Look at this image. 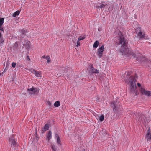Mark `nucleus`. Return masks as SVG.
<instances>
[{
	"label": "nucleus",
	"mask_w": 151,
	"mask_h": 151,
	"mask_svg": "<svg viewBox=\"0 0 151 151\" xmlns=\"http://www.w3.org/2000/svg\"><path fill=\"white\" fill-rule=\"evenodd\" d=\"M49 128V125L48 124H46L44 128V129L45 131H46L48 130Z\"/></svg>",
	"instance_id": "nucleus-15"
},
{
	"label": "nucleus",
	"mask_w": 151,
	"mask_h": 151,
	"mask_svg": "<svg viewBox=\"0 0 151 151\" xmlns=\"http://www.w3.org/2000/svg\"><path fill=\"white\" fill-rule=\"evenodd\" d=\"M16 63L13 62L12 64V66L13 68H15L16 66Z\"/></svg>",
	"instance_id": "nucleus-24"
},
{
	"label": "nucleus",
	"mask_w": 151,
	"mask_h": 151,
	"mask_svg": "<svg viewBox=\"0 0 151 151\" xmlns=\"http://www.w3.org/2000/svg\"><path fill=\"white\" fill-rule=\"evenodd\" d=\"M79 41H78H78L77 42L76 46L77 47H78V46H80V42H79Z\"/></svg>",
	"instance_id": "nucleus-25"
},
{
	"label": "nucleus",
	"mask_w": 151,
	"mask_h": 151,
	"mask_svg": "<svg viewBox=\"0 0 151 151\" xmlns=\"http://www.w3.org/2000/svg\"><path fill=\"white\" fill-rule=\"evenodd\" d=\"M46 137L47 139L48 140H50L52 137V133L50 131H49L48 132L47 134Z\"/></svg>",
	"instance_id": "nucleus-11"
},
{
	"label": "nucleus",
	"mask_w": 151,
	"mask_h": 151,
	"mask_svg": "<svg viewBox=\"0 0 151 151\" xmlns=\"http://www.w3.org/2000/svg\"><path fill=\"white\" fill-rule=\"evenodd\" d=\"M84 151H85V150H84Z\"/></svg>",
	"instance_id": "nucleus-37"
},
{
	"label": "nucleus",
	"mask_w": 151,
	"mask_h": 151,
	"mask_svg": "<svg viewBox=\"0 0 151 151\" xmlns=\"http://www.w3.org/2000/svg\"><path fill=\"white\" fill-rule=\"evenodd\" d=\"M85 38V35H83V36H80L79 37L78 40V41L81 40Z\"/></svg>",
	"instance_id": "nucleus-18"
},
{
	"label": "nucleus",
	"mask_w": 151,
	"mask_h": 151,
	"mask_svg": "<svg viewBox=\"0 0 151 151\" xmlns=\"http://www.w3.org/2000/svg\"><path fill=\"white\" fill-rule=\"evenodd\" d=\"M63 73V74H64V73L63 72V73Z\"/></svg>",
	"instance_id": "nucleus-36"
},
{
	"label": "nucleus",
	"mask_w": 151,
	"mask_h": 151,
	"mask_svg": "<svg viewBox=\"0 0 151 151\" xmlns=\"http://www.w3.org/2000/svg\"><path fill=\"white\" fill-rule=\"evenodd\" d=\"M145 138L147 141L151 140V131L150 128H149L147 130V133L145 135Z\"/></svg>",
	"instance_id": "nucleus-9"
},
{
	"label": "nucleus",
	"mask_w": 151,
	"mask_h": 151,
	"mask_svg": "<svg viewBox=\"0 0 151 151\" xmlns=\"http://www.w3.org/2000/svg\"><path fill=\"white\" fill-rule=\"evenodd\" d=\"M104 116L103 115H102L99 118V120L101 121H102L104 120Z\"/></svg>",
	"instance_id": "nucleus-21"
},
{
	"label": "nucleus",
	"mask_w": 151,
	"mask_h": 151,
	"mask_svg": "<svg viewBox=\"0 0 151 151\" xmlns=\"http://www.w3.org/2000/svg\"><path fill=\"white\" fill-rule=\"evenodd\" d=\"M140 91L142 94L148 96H151V91H147L143 88H141Z\"/></svg>",
	"instance_id": "nucleus-8"
},
{
	"label": "nucleus",
	"mask_w": 151,
	"mask_h": 151,
	"mask_svg": "<svg viewBox=\"0 0 151 151\" xmlns=\"http://www.w3.org/2000/svg\"><path fill=\"white\" fill-rule=\"evenodd\" d=\"M57 142L58 144H61V141L60 139L59 136H58Z\"/></svg>",
	"instance_id": "nucleus-20"
},
{
	"label": "nucleus",
	"mask_w": 151,
	"mask_h": 151,
	"mask_svg": "<svg viewBox=\"0 0 151 151\" xmlns=\"http://www.w3.org/2000/svg\"><path fill=\"white\" fill-rule=\"evenodd\" d=\"M139 121H140L141 122L142 121H143V120L142 119H139Z\"/></svg>",
	"instance_id": "nucleus-33"
},
{
	"label": "nucleus",
	"mask_w": 151,
	"mask_h": 151,
	"mask_svg": "<svg viewBox=\"0 0 151 151\" xmlns=\"http://www.w3.org/2000/svg\"><path fill=\"white\" fill-rule=\"evenodd\" d=\"M5 72V70H4L3 71L2 73H0V76H2L3 75V73Z\"/></svg>",
	"instance_id": "nucleus-28"
},
{
	"label": "nucleus",
	"mask_w": 151,
	"mask_h": 151,
	"mask_svg": "<svg viewBox=\"0 0 151 151\" xmlns=\"http://www.w3.org/2000/svg\"><path fill=\"white\" fill-rule=\"evenodd\" d=\"M27 60H29V61L30 60V59L29 58V56H27Z\"/></svg>",
	"instance_id": "nucleus-29"
},
{
	"label": "nucleus",
	"mask_w": 151,
	"mask_h": 151,
	"mask_svg": "<svg viewBox=\"0 0 151 151\" xmlns=\"http://www.w3.org/2000/svg\"><path fill=\"white\" fill-rule=\"evenodd\" d=\"M104 50V45H103L98 49L97 55L99 58H101L103 55V52Z\"/></svg>",
	"instance_id": "nucleus-6"
},
{
	"label": "nucleus",
	"mask_w": 151,
	"mask_h": 151,
	"mask_svg": "<svg viewBox=\"0 0 151 151\" xmlns=\"http://www.w3.org/2000/svg\"><path fill=\"white\" fill-rule=\"evenodd\" d=\"M29 71L32 73H34L36 77H42L41 73L40 71H38L33 68L30 69Z\"/></svg>",
	"instance_id": "nucleus-7"
},
{
	"label": "nucleus",
	"mask_w": 151,
	"mask_h": 151,
	"mask_svg": "<svg viewBox=\"0 0 151 151\" xmlns=\"http://www.w3.org/2000/svg\"><path fill=\"white\" fill-rule=\"evenodd\" d=\"M135 55V54H133V55H133V56H134V55Z\"/></svg>",
	"instance_id": "nucleus-34"
},
{
	"label": "nucleus",
	"mask_w": 151,
	"mask_h": 151,
	"mask_svg": "<svg viewBox=\"0 0 151 151\" xmlns=\"http://www.w3.org/2000/svg\"><path fill=\"white\" fill-rule=\"evenodd\" d=\"M99 43L98 41H96L93 45V47L96 48L97 47Z\"/></svg>",
	"instance_id": "nucleus-12"
},
{
	"label": "nucleus",
	"mask_w": 151,
	"mask_h": 151,
	"mask_svg": "<svg viewBox=\"0 0 151 151\" xmlns=\"http://www.w3.org/2000/svg\"><path fill=\"white\" fill-rule=\"evenodd\" d=\"M39 90L36 88L32 87L31 88L27 89L28 92L30 94H35L38 93L39 92Z\"/></svg>",
	"instance_id": "nucleus-5"
},
{
	"label": "nucleus",
	"mask_w": 151,
	"mask_h": 151,
	"mask_svg": "<svg viewBox=\"0 0 151 151\" xmlns=\"http://www.w3.org/2000/svg\"><path fill=\"white\" fill-rule=\"evenodd\" d=\"M4 70H5V72L6 71V69H5Z\"/></svg>",
	"instance_id": "nucleus-35"
},
{
	"label": "nucleus",
	"mask_w": 151,
	"mask_h": 151,
	"mask_svg": "<svg viewBox=\"0 0 151 151\" xmlns=\"http://www.w3.org/2000/svg\"><path fill=\"white\" fill-rule=\"evenodd\" d=\"M20 32L21 33L23 34H25L26 32V31L23 29L21 30L20 31Z\"/></svg>",
	"instance_id": "nucleus-23"
},
{
	"label": "nucleus",
	"mask_w": 151,
	"mask_h": 151,
	"mask_svg": "<svg viewBox=\"0 0 151 151\" xmlns=\"http://www.w3.org/2000/svg\"><path fill=\"white\" fill-rule=\"evenodd\" d=\"M58 135L57 134H56L55 135V137H57L58 138Z\"/></svg>",
	"instance_id": "nucleus-31"
},
{
	"label": "nucleus",
	"mask_w": 151,
	"mask_h": 151,
	"mask_svg": "<svg viewBox=\"0 0 151 151\" xmlns=\"http://www.w3.org/2000/svg\"><path fill=\"white\" fill-rule=\"evenodd\" d=\"M9 140L12 148L15 150L18 146V144L17 143V140L14 137V135L12 134L10 136Z\"/></svg>",
	"instance_id": "nucleus-3"
},
{
	"label": "nucleus",
	"mask_w": 151,
	"mask_h": 151,
	"mask_svg": "<svg viewBox=\"0 0 151 151\" xmlns=\"http://www.w3.org/2000/svg\"><path fill=\"white\" fill-rule=\"evenodd\" d=\"M135 80L134 77L133 76H131L129 78V82L126 80L125 81L126 83H127L128 84H130V90L131 91H134L136 89Z\"/></svg>",
	"instance_id": "nucleus-2"
},
{
	"label": "nucleus",
	"mask_w": 151,
	"mask_h": 151,
	"mask_svg": "<svg viewBox=\"0 0 151 151\" xmlns=\"http://www.w3.org/2000/svg\"><path fill=\"white\" fill-rule=\"evenodd\" d=\"M2 25H0V30L4 32V30L3 29V28L2 27Z\"/></svg>",
	"instance_id": "nucleus-26"
},
{
	"label": "nucleus",
	"mask_w": 151,
	"mask_h": 151,
	"mask_svg": "<svg viewBox=\"0 0 151 151\" xmlns=\"http://www.w3.org/2000/svg\"><path fill=\"white\" fill-rule=\"evenodd\" d=\"M99 7L101 8H103L105 7V6L106 5L104 2H102L101 4Z\"/></svg>",
	"instance_id": "nucleus-16"
},
{
	"label": "nucleus",
	"mask_w": 151,
	"mask_h": 151,
	"mask_svg": "<svg viewBox=\"0 0 151 151\" xmlns=\"http://www.w3.org/2000/svg\"><path fill=\"white\" fill-rule=\"evenodd\" d=\"M137 85L138 87H140L141 86V84L139 83H137Z\"/></svg>",
	"instance_id": "nucleus-30"
},
{
	"label": "nucleus",
	"mask_w": 151,
	"mask_h": 151,
	"mask_svg": "<svg viewBox=\"0 0 151 151\" xmlns=\"http://www.w3.org/2000/svg\"><path fill=\"white\" fill-rule=\"evenodd\" d=\"M51 148L52 149V151H56V148L55 147L54 145H51Z\"/></svg>",
	"instance_id": "nucleus-22"
},
{
	"label": "nucleus",
	"mask_w": 151,
	"mask_h": 151,
	"mask_svg": "<svg viewBox=\"0 0 151 151\" xmlns=\"http://www.w3.org/2000/svg\"><path fill=\"white\" fill-rule=\"evenodd\" d=\"M54 106L55 107H58L60 105V103L59 101H56L54 104Z\"/></svg>",
	"instance_id": "nucleus-14"
},
{
	"label": "nucleus",
	"mask_w": 151,
	"mask_h": 151,
	"mask_svg": "<svg viewBox=\"0 0 151 151\" xmlns=\"http://www.w3.org/2000/svg\"><path fill=\"white\" fill-rule=\"evenodd\" d=\"M4 22V18H0V25H2Z\"/></svg>",
	"instance_id": "nucleus-17"
},
{
	"label": "nucleus",
	"mask_w": 151,
	"mask_h": 151,
	"mask_svg": "<svg viewBox=\"0 0 151 151\" xmlns=\"http://www.w3.org/2000/svg\"><path fill=\"white\" fill-rule=\"evenodd\" d=\"M46 59L47 60V63H49L50 62V58L49 56H46Z\"/></svg>",
	"instance_id": "nucleus-19"
},
{
	"label": "nucleus",
	"mask_w": 151,
	"mask_h": 151,
	"mask_svg": "<svg viewBox=\"0 0 151 151\" xmlns=\"http://www.w3.org/2000/svg\"><path fill=\"white\" fill-rule=\"evenodd\" d=\"M47 103L49 106H50L51 105V103L50 101H48L47 102Z\"/></svg>",
	"instance_id": "nucleus-27"
},
{
	"label": "nucleus",
	"mask_w": 151,
	"mask_h": 151,
	"mask_svg": "<svg viewBox=\"0 0 151 151\" xmlns=\"http://www.w3.org/2000/svg\"><path fill=\"white\" fill-rule=\"evenodd\" d=\"M91 71L92 73H99L98 70L97 69L94 68L92 65H91Z\"/></svg>",
	"instance_id": "nucleus-10"
},
{
	"label": "nucleus",
	"mask_w": 151,
	"mask_h": 151,
	"mask_svg": "<svg viewBox=\"0 0 151 151\" xmlns=\"http://www.w3.org/2000/svg\"><path fill=\"white\" fill-rule=\"evenodd\" d=\"M20 13V11L17 10L14 12L13 14V17H15L17 15H18Z\"/></svg>",
	"instance_id": "nucleus-13"
},
{
	"label": "nucleus",
	"mask_w": 151,
	"mask_h": 151,
	"mask_svg": "<svg viewBox=\"0 0 151 151\" xmlns=\"http://www.w3.org/2000/svg\"><path fill=\"white\" fill-rule=\"evenodd\" d=\"M119 35V41L120 44L122 45L121 47L120 50V51L122 55H124L129 56L132 55V53L129 48H128L127 45V44L125 42V39L124 37L122 35L121 33L119 32L118 34Z\"/></svg>",
	"instance_id": "nucleus-1"
},
{
	"label": "nucleus",
	"mask_w": 151,
	"mask_h": 151,
	"mask_svg": "<svg viewBox=\"0 0 151 151\" xmlns=\"http://www.w3.org/2000/svg\"><path fill=\"white\" fill-rule=\"evenodd\" d=\"M136 33L139 37V39H148V38L147 35H145L144 32H142L140 28H137L136 30Z\"/></svg>",
	"instance_id": "nucleus-4"
},
{
	"label": "nucleus",
	"mask_w": 151,
	"mask_h": 151,
	"mask_svg": "<svg viewBox=\"0 0 151 151\" xmlns=\"http://www.w3.org/2000/svg\"><path fill=\"white\" fill-rule=\"evenodd\" d=\"M42 58H45L46 59V57L45 56V55H44L42 56Z\"/></svg>",
	"instance_id": "nucleus-32"
}]
</instances>
